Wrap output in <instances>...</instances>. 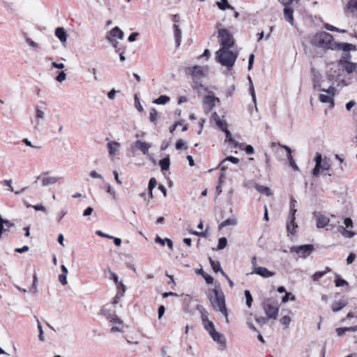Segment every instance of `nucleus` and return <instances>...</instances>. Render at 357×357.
I'll return each mask as SVG.
<instances>
[{
  "label": "nucleus",
  "mask_w": 357,
  "mask_h": 357,
  "mask_svg": "<svg viewBox=\"0 0 357 357\" xmlns=\"http://www.w3.org/2000/svg\"><path fill=\"white\" fill-rule=\"evenodd\" d=\"M219 102V99L213 96H207L204 100V107L210 111L215 105V102Z\"/></svg>",
  "instance_id": "nucleus-20"
},
{
  "label": "nucleus",
  "mask_w": 357,
  "mask_h": 357,
  "mask_svg": "<svg viewBox=\"0 0 357 357\" xmlns=\"http://www.w3.org/2000/svg\"><path fill=\"white\" fill-rule=\"evenodd\" d=\"M211 336L214 341L218 342L220 344H225L226 342L225 336L222 334L217 332L216 331L214 333H213L211 335Z\"/></svg>",
  "instance_id": "nucleus-31"
},
{
  "label": "nucleus",
  "mask_w": 357,
  "mask_h": 357,
  "mask_svg": "<svg viewBox=\"0 0 357 357\" xmlns=\"http://www.w3.org/2000/svg\"><path fill=\"white\" fill-rule=\"evenodd\" d=\"M342 70L339 62L330 63L326 66V77L330 83V86H345L349 84V82L342 77Z\"/></svg>",
  "instance_id": "nucleus-2"
},
{
  "label": "nucleus",
  "mask_w": 357,
  "mask_h": 357,
  "mask_svg": "<svg viewBox=\"0 0 357 357\" xmlns=\"http://www.w3.org/2000/svg\"><path fill=\"white\" fill-rule=\"evenodd\" d=\"M264 309L266 315L271 319H275L278 314L279 307L275 303L268 301L264 303Z\"/></svg>",
  "instance_id": "nucleus-14"
},
{
  "label": "nucleus",
  "mask_w": 357,
  "mask_h": 357,
  "mask_svg": "<svg viewBox=\"0 0 357 357\" xmlns=\"http://www.w3.org/2000/svg\"><path fill=\"white\" fill-rule=\"evenodd\" d=\"M236 225V220L234 218H231V219H227L225 221H223L220 225V228L222 229L223 227H225L227 226H234V225Z\"/></svg>",
  "instance_id": "nucleus-40"
},
{
  "label": "nucleus",
  "mask_w": 357,
  "mask_h": 357,
  "mask_svg": "<svg viewBox=\"0 0 357 357\" xmlns=\"http://www.w3.org/2000/svg\"><path fill=\"white\" fill-rule=\"evenodd\" d=\"M314 161L316 162V165L312 171V174L314 176H318L320 171L324 172L330 170L331 166V161L330 158L327 157L322 158L321 155L317 152L316 153Z\"/></svg>",
  "instance_id": "nucleus-6"
},
{
  "label": "nucleus",
  "mask_w": 357,
  "mask_h": 357,
  "mask_svg": "<svg viewBox=\"0 0 357 357\" xmlns=\"http://www.w3.org/2000/svg\"><path fill=\"white\" fill-rule=\"evenodd\" d=\"M296 205V201L294 199L291 200V204H290V215H292L293 216L295 215L296 213V209L295 208Z\"/></svg>",
  "instance_id": "nucleus-59"
},
{
  "label": "nucleus",
  "mask_w": 357,
  "mask_h": 357,
  "mask_svg": "<svg viewBox=\"0 0 357 357\" xmlns=\"http://www.w3.org/2000/svg\"><path fill=\"white\" fill-rule=\"evenodd\" d=\"M209 261H210V264L215 272L220 271L222 273V271H223L222 270L220 264L218 261H215L211 258L209 259Z\"/></svg>",
  "instance_id": "nucleus-41"
},
{
  "label": "nucleus",
  "mask_w": 357,
  "mask_h": 357,
  "mask_svg": "<svg viewBox=\"0 0 357 357\" xmlns=\"http://www.w3.org/2000/svg\"><path fill=\"white\" fill-rule=\"evenodd\" d=\"M326 271H319L316 272L313 275L312 278L314 281H318L321 278L326 275Z\"/></svg>",
  "instance_id": "nucleus-56"
},
{
  "label": "nucleus",
  "mask_w": 357,
  "mask_h": 357,
  "mask_svg": "<svg viewBox=\"0 0 357 357\" xmlns=\"http://www.w3.org/2000/svg\"><path fill=\"white\" fill-rule=\"evenodd\" d=\"M347 8L351 13L357 14V0H350Z\"/></svg>",
  "instance_id": "nucleus-39"
},
{
  "label": "nucleus",
  "mask_w": 357,
  "mask_h": 357,
  "mask_svg": "<svg viewBox=\"0 0 357 357\" xmlns=\"http://www.w3.org/2000/svg\"><path fill=\"white\" fill-rule=\"evenodd\" d=\"M58 279H59V282L62 284V285H66L67 284V275L66 274H60L58 277Z\"/></svg>",
  "instance_id": "nucleus-60"
},
{
  "label": "nucleus",
  "mask_w": 357,
  "mask_h": 357,
  "mask_svg": "<svg viewBox=\"0 0 357 357\" xmlns=\"http://www.w3.org/2000/svg\"><path fill=\"white\" fill-rule=\"evenodd\" d=\"M66 79V74L63 71L59 72L58 75L56 77V80L59 83L65 81Z\"/></svg>",
  "instance_id": "nucleus-53"
},
{
  "label": "nucleus",
  "mask_w": 357,
  "mask_h": 357,
  "mask_svg": "<svg viewBox=\"0 0 357 357\" xmlns=\"http://www.w3.org/2000/svg\"><path fill=\"white\" fill-rule=\"evenodd\" d=\"M55 36L62 44L67 41L68 34L63 27H58L55 30Z\"/></svg>",
  "instance_id": "nucleus-21"
},
{
  "label": "nucleus",
  "mask_w": 357,
  "mask_h": 357,
  "mask_svg": "<svg viewBox=\"0 0 357 357\" xmlns=\"http://www.w3.org/2000/svg\"><path fill=\"white\" fill-rule=\"evenodd\" d=\"M151 144L142 140H136L131 145L132 151L137 149L140 151L144 155H149V150L151 148Z\"/></svg>",
  "instance_id": "nucleus-15"
},
{
  "label": "nucleus",
  "mask_w": 357,
  "mask_h": 357,
  "mask_svg": "<svg viewBox=\"0 0 357 357\" xmlns=\"http://www.w3.org/2000/svg\"><path fill=\"white\" fill-rule=\"evenodd\" d=\"M350 54L347 52H344L342 58L338 61L342 70H345L348 74L354 73L357 69V63L350 61Z\"/></svg>",
  "instance_id": "nucleus-8"
},
{
  "label": "nucleus",
  "mask_w": 357,
  "mask_h": 357,
  "mask_svg": "<svg viewBox=\"0 0 357 357\" xmlns=\"http://www.w3.org/2000/svg\"><path fill=\"white\" fill-rule=\"evenodd\" d=\"M251 274H256L264 278H271L275 275L274 272H272L268 268L262 266L255 268L254 271H252Z\"/></svg>",
  "instance_id": "nucleus-18"
},
{
  "label": "nucleus",
  "mask_w": 357,
  "mask_h": 357,
  "mask_svg": "<svg viewBox=\"0 0 357 357\" xmlns=\"http://www.w3.org/2000/svg\"><path fill=\"white\" fill-rule=\"evenodd\" d=\"M221 26L220 22L215 24L220 48H231L234 44L233 36L228 29H223Z\"/></svg>",
  "instance_id": "nucleus-5"
},
{
  "label": "nucleus",
  "mask_w": 357,
  "mask_h": 357,
  "mask_svg": "<svg viewBox=\"0 0 357 357\" xmlns=\"http://www.w3.org/2000/svg\"><path fill=\"white\" fill-rule=\"evenodd\" d=\"M116 287L117 289V294L119 295V298L123 297L126 290V287L123 282L121 281L119 283L116 284Z\"/></svg>",
  "instance_id": "nucleus-36"
},
{
  "label": "nucleus",
  "mask_w": 357,
  "mask_h": 357,
  "mask_svg": "<svg viewBox=\"0 0 357 357\" xmlns=\"http://www.w3.org/2000/svg\"><path fill=\"white\" fill-rule=\"evenodd\" d=\"M202 276L204 277V278L205 279L206 282L208 284H212L213 283V278L211 275H208L207 273H202Z\"/></svg>",
  "instance_id": "nucleus-63"
},
{
  "label": "nucleus",
  "mask_w": 357,
  "mask_h": 357,
  "mask_svg": "<svg viewBox=\"0 0 357 357\" xmlns=\"http://www.w3.org/2000/svg\"><path fill=\"white\" fill-rule=\"evenodd\" d=\"M278 145L280 146L281 147H282L286 151L287 158L288 160L294 158L292 156V154H291V150L289 146H288L287 145L280 144V143H278Z\"/></svg>",
  "instance_id": "nucleus-49"
},
{
  "label": "nucleus",
  "mask_w": 357,
  "mask_h": 357,
  "mask_svg": "<svg viewBox=\"0 0 357 357\" xmlns=\"http://www.w3.org/2000/svg\"><path fill=\"white\" fill-rule=\"evenodd\" d=\"M347 305V302L344 300L335 301L332 303V310L334 312H337Z\"/></svg>",
  "instance_id": "nucleus-28"
},
{
  "label": "nucleus",
  "mask_w": 357,
  "mask_h": 357,
  "mask_svg": "<svg viewBox=\"0 0 357 357\" xmlns=\"http://www.w3.org/2000/svg\"><path fill=\"white\" fill-rule=\"evenodd\" d=\"M313 249L312 245H295L290 248V251L296 252L299 257L305 258L311 254Z\"/></svg>",
  "instance_id": "nucleus-11"
},
{
  "label": "nucleus",
  "mask_w": 357,
  "mask_h": 357,
  "mask_svg": "<svg viewBox=\"0 0 357 357\" xmlns=\"http://www.w3.org/2000/svg\"><path fill=\"white\" fill-rule=\"evenodd\" d=\"M296 227L297 225L295 222V217L292 215H289V220L287 224V231L291 234H294Z\"/></svg>",
  "instance_id": "nucleus-26"
},
{
  "label": "nucleus",
  "mask_w": 357,
  "mask_h": 357,
  "mask_svg": "<svg viewBox=\"0 0 357 357\" xmlns=\"http://www.w3.org/2000/svg\"><path fill=\"white\" fill-rule=\"evenodd\" d=\"M245 296L246 299V305L248 307H250L252 302V297L250 292L248 290L245 291Z\"/></svg>",
  "instance_id": "nucleus-46"
},
{
  "label": "nucleus",
  "mask_w": 357,
  "mask_h": 357,
  "mask_svg": "<svg viewBox=\"0 0 357 357\" xmlns=\"http://www.w3.org/2000/svg\"><path fill=\"white\" fill-rule=\"evenodd\" d=\"M175 146L177 150H180L181 149H186L188 148V146L185 144V142L183 139L177 140Z\"/></svg>",
  "instance_id": "nucleus-50"
},
{
  "label": "nucleus",
  "mask_w": 357,
  "mask_h": 357,
  "mask_svg": "<svg viewBox=\"0 0 357 357\" xmlns=\"http://www.w3.org/2000/svg\"><path fill=\"white\" fill-rule=\"evenodd\" d=\"M254 188L259 193L264 194L267 197H268L271 195V191L270 188L266 186H264V185L257 183L254 185Z\"/></svg>",
  "instance_id": "nucleus-29"
},
{
  "label": "nucleus",
  "mask_w": 357,
  "mask_h": 357,
  "mask_svg": "<svg viewBox=\"0 0 357 357\" xmlns=\"http://www.w3.org/2000/svg\"><path fill=\"white\" fill-rule=\"evenodd\" d=\"M108 143L107 144V148L108 150V154L110 158H113L117 154H119L121 145L119 142L116 141H109V139H107Z\"/></svg>",
  "instance_id": "nucleus-17"
},
{
  "label": "nucleus",
  "mask_w": 357,
  "mask_h": 357,
  "mask_svg": "<svg viewBox=\"0 0 357 357\" xmlns=\"http://www.w3.org/2000/svg\"><path fill=\"white\" fill-rule=\"evenodd\" d=\"M14 225L3 218L0 219V238H2V234L9 230L10 227H13Z\"/></svg>",
  "instance_id": "nucleus-24"
},
{
  "label": "nucleus",
  "mask_w": 357,
  "mask_h": 357,
  "mask_svg": "<svg viewBox=\"0 0 357 357\" xmlns=\"http://www.w3.org/2000/svg\"><path fill=\"white\" fill-rule=\"evenodd\" d=\"M310 43L315 47L322 50H340L344 52H349L355 50V45L350 43H337L333 36L326 32L319 31L316 33L310 40Z\"/></svg>",
  "instance_id": "nucleus-1"
},
{
  "label": "nucleus",
  "mask_w": 357,
  "mask_h": 357,
  "mask_svg": "<svg viewBox=\"0 0 357 357\" xmlns=\"http://www.w3.org/2000/svg\"><path fill=\"white\" fill-rule=\"evenodd\" d=\"M312 82L314 88H321L322 85V77L321 73L315 70H312Z\"/></svg>",
  "instance_id": "nucleus-23"
},
{
  "label": "nucleus",
  "mask_w": 357,
  "mask_h": 357,
  "mask_svg": "<svg viewBox=\"0 0 357 357\" xmlns=\"http://www.w3.org/2000/svg\"><path fill=\"white\" fill-rule=\"evenodd\" d=\"M107 319L111 324V332L120 333L123 330V321L116 315L112 314L107 317Z\"/></svg>",
  "instance_id": "nucleus-12"
},
{
  "label": "nucleus",
  "mask_w": 357,
  "mask_h": 357,
  "mask_svg": "<svg viewBox=\"0 0 357 357\" xmlns=\"http://www.w3.org/2000/svg\"><path fill=\"white\" fill-rule=\"evenodd\" d=\"M213 293V295L209 297V301L213 309L215 311L220 312L225 317L226 322L229 323V315L225 304L224 293L219 286L215 287Z\"/></svg>",
  "instance_id": "nucleus-3"
},
{
  "label": "nucleus",
  "mask_w": 357,
  "mask_h": 357,
  "mask_svg": "<svg viewBox=\"0 0 357 357\" xmlns=\"http://www.w3.org/2000/svg\"><path fill=\"white\" fill-rule=\"evenodd\" d=\"M213 116H215V121L218 128H220L224 132L228 130L227 123L225 121L220 119L215 113L213 114Z\"/></svg>",
  "instance_id": "nucleus-32"
},
{
  "label": "nucleus",
  "mask_w": 357,
  "mask_h": 357,
  "mask_svg": "<svg viewBox=\"0 0 357 357\" xmlns=\"http://www.w3.org/2000/svg\"><path fill=\"white\" fill-rule=\"evenodd\" d=\"M170 100L169 97L162 95L153 101V103L157 105H165Z\"/></svg>",
  "instance_id": "nucleus-37"
},
{
  "label": "nucleus",
  "mask_w": 357,
  "mask_h": 357,
  "mask_svg": "<svg viewBox=\"0 0 357 357\" xmlns=\"http://www.w3.org/2000/svg\"><path fill=\"white\" fill-rule=\"evenodd\" d=\"M280 322L282 324L284 325L286 327H288L291 323V318L289 316H284L280 319Z\"/></svg>",
  "instance_id": "nucleus-54"
},
{
  "label": "nucleus",
  "mask_w": 357,
  "mask_h": 357,
  "mask_svg": "<svg viewBox=\"0 0 357 357\" xmlns=\"http://www.w3.org/2000/svg\"><path fill=\"white\" fill-rule=\"evenodd\" d=\"M109 279L112 280L115 283V284H116L121 282L120 280H119V277L117 276V275L115 273H114L109 270Z\"/></svg>",
  "instance_id": "nucleus-51"
},
{
  "label": "nucleus",
  "mask_w": 357,
  "mask_h": 357,
  "mask_svg": "<svg viewBox=\"0 0 357 357\" xmlns=\"http://www.w3.org/2000/svg\"><path fill=\"white\" fill-rule=\"evenodd\" d=\"M158 119V112L155 108H152L149 113V120L155 123Z\"/></svg>",
  "instance_id": "nucleus-43"
},
{
  "label": "nucleus",
  "mask_w": 357,
  "mask_h": 357,
  "mask_svg": "<svg viewBox=\"0 0 357 357\" xmlns=\"http://www.w3.org/2000/svg\"><path fill=\"white\" fill-rule=\"evenodd\" d=\"M227 245V240L225 237H222L218 241V245L217 247V250H222L226 248Z\"/></svg>",
  "instance_id": "nucleus-44"
},
{
  "label": "nucleus",
  "mask_w": 357,
  "mask_h": 357,
  "mask_svg": "<svg viewBox=\"0 0 357 357\" xmlns=\"http://www.w3.org/2000/svg\"><path fill=\"white\" fill-rule=\"evenodd\" d=\"M222 3L218 2L217 5L220 9L224 10L226 8H230V5L228 3L227 0H221Z\"/></svg>",
  "instance_id": "nucleus-52"
},
{
  "label": "nucleus",
  "mask_w": 357,
  "mask_h": 357,
  "mask_svg": "<svg viewBox=\"0 0 357 357\" xmlns=\"http://www.w3.org/2000/svg\"><path fill=\"white\" fill-rule=\"evenodd\" d=\"M174 35L176 40V45L178 46L180 45V42L181 40V31L179 29L178 24H174Z\"/></svg>",
  "instance_id": "nucleus-30"
},
{
  "label": "nucleus",
  "mask_w": 357,
  "mask_h": 357,
  "mask_svg": "<svg viewBox=\"0 0 357 357\" xmlns=\"http://www.w3.org/2000/svg\"><path fill=\"white\" fill-rule=\"evenodd\" d=\"M225 133L226 135V140L231 144L234 145L236 140L233 139L231 133L229 130L225 131Z\"/></svg>",
  "instance_id": "nucleus-55"
},
{
  "label": "nucleus",
  "mask_w": 357,
  "mask_h": 357,
  "mask_svg": "<svg viewBox=\"0 0 357 357\" xmlns=\"http://www.w3.org/2000/svg\"><path fill=\"white\" fill-rule=\"evenodd\" d=\"M320 91L326 93H321L319 96V100L323 103H328L330 107H334V96L335 93V88L333 86H330L327 89H320Z\"/></svg>",
  "instance_id": "nucleus-9"
},
{
  "label": "nucleus",
  "mask_w": 357,
  "mask_h": 357,
  "mask_svg": "<svg viewBox=\"0 0 357 357\" xmlns=\"http://www.w3.org/2000/svg\"><path fill=\"white\" fill-rule=\"evenodd\" d=\"M155 241L158 243H160L161 245L165 246V245L170 249H173V242L169 238H162L159 236H157L155 238Z\"/></svg>",
  "instance_id": "nucleus-27"
},
{
  "label": "nucleus",
  "mask_w": 357,
  "mask_h": 357,
  "mask_svg": "<svg viewBox=\"0 0 357 357\" xmlns=\"http://www.w3.org/2000/svg\"><path fill=\"white\" fill-rule=\"evenodd\" d=\"M231 48H220L215 52V60L221 65L225 66L227 70H231L234 66L238 54L232 52Z\"/></svg>",
  "instance_id": "nucleus-4"
},
{
  "label": "nucleus",
  "mask_w": 357,
  "mask_h": 357,
  "mask_svg": "<svg viewBox=\"0 0 357 357\" xmlns=\"http://www.w3.org/2000/svg\"><path fill=\"white\" fill-rule=\"evenodd\" d=\"M248 79H249V82H250V94H251L253 102L255 104L256 103V96H255V91L254 86H253V84H252V79H251L250 77H249Z\"/></svg>",
  "instance_id": "nucleus-47"
},
{
  "label": "nucleus",
  "mask_w": 357,
  "mask_h": 357,
  "mask_svg": "<svg viewBox=\"0 0 357 357\" xmlns=\"http://www.w3.org/2000/svg\"><path fill=\"white\" fill-rule=\"evenodd\" d=\"M60 179L58 176H46L42 178L41 182L43 186L45 187L57 183Z\"/></svg>",
  "instance_id": "nucleus-25"
},
{
  "label": "nucleus",
  "mask_w": 357,
  "mask_h": 357,
  "mask_svg": "<svg viewBox=\"0 0 357 357\" xmlns=\"http://www.w3.org/2000/svg\"><path fill=\"white\" fill-rule=\"evenodd\" d=\"M159 165L161 168L162 171H167L169 168L170 165V160L169 157H167L165 158H163L162 160H160Z\"/></svg>",
  "instance_id": "nucleus-34"
},
{
  "label": "nucleus",
  "mask_w": 357,
  "mask_h": 357,
  "mask_svg": "<svg viewBox=\"0 0 357 357\" xmlns=\"http://www.w3.org/2000/svg\"><path fill=\"white\" fill-rule=\"evenodd\" d=\"M123 36V31L119 27L115 26L106 33L105 39L114 48L117 49L119 45L118 40H122Z\"/></svg>",
  "instance_id": "nucleus-7"
},
{
  "label": "nucleus",
  "mask_w": 357,
  "mask_h": 357,
  "mask_svg": "<svg viewBox=\"0 0 357 357\" xmlns=\"http://www.w3.org/2000/svg\"><path fill=\"white\" fill-rule=\"evenodd\" d=\"M289 299H291V301H294L296 298L294 295H291L289 292H286L285 295L282 298V301L283 303H287L289 301Z\"/></svg>",
  "instance_id": "nucleus-57"
},
{
  "label": "nucleus",
  "mask_w": 357,
  "mask_h": 357,
  "mask_svg": "<svg viewBox=\"0 0 357 357\" xmlns=\"http://www.w3.org/2000/svg\"><path fill=\"white\" fill-rule=\"evenodd\" d=\"M22 142L27 146H30L34 149L38 150L40 149V146L38 144H33L30 140L26 138L22 139Z\"/></svg>",
  "instance_id": "nucleus-48"
},
{
  "label": "nucleus",
  "mask_w": 357,
  "mask_h": 357,
  "mask_svg": "<svg viewBox=\"0 0 357 357\" xmlns=\"http://www.w3.org/2000/svg\"><path fill=\"white\" fill-rule=\"evenodd\" d=\"M89 176L93 178H102V176L101 174H100L99 173H98L95 170H92L89 173Z\"/></svg>",
  "instance_id": "nucleus-64"
},
{
  "label": "nucleus",
  "mask_w": 357,
  "mask_h": 357,
  "mask_svg": "<svg viewBox=\"0 0 357 357\" xmlns=\"http://www.w3.org/2000/svg\"><path fill=\"white\" fill-rule=\"evenodd\" d=\"M189 70L193 79H199L207 75L208 68V66H195Z\"/></svg>",
  "instance_id": "nucleus-13"
},
{
  "label": "nucleus",
  "mask_w": 357,
  "mask_h": 357,
  "mask_svg": "<svg viewBox=\"0 0 357 357\" xmlns=\"http://www.w3.org/2000/svg\"><path fill=\"white\" fill-rule=\"evenodd\" d=\"M228 161L231 162L234 164H237L239 160H238V158H237L236 157H233V156L227 157L220 164V166L221 167L222 170H223V171L225 170V169L227 168V167L225 166V163Z\"/></svg>",
  "instance_id": "nucleus-33"
},
{
  "label": "nucleus",
  "mask_w": 357,
  "mask_h": 357,
  "mask_svg": "<svg viewBox=\"0 0 357 357\" xmlns=\"http://www.w3.org/2000/svg\"><path fill=\"white\" fill-rule=\"evenodd\" d=\"M88 72L91 73V75H93L94 82H97L99 81L98 73V70L96 68L93 67V68H89L88 70Z\"/></svg>",
  "instance_id": "nucleus-45"
},
{
  "label": "nucleus",
  "mask_w": 357,
  "mask_h": 357,
  "mask_svg": "<svg viewBox=\"0 0 357 357\" xmlns=\"http://www.w3.org/2000/svg\"><path fill=\"white\" fill-rule=\"evenodd\" d=\"M135 105L136 109L139 112H143L144 111L143 107L141 105L140 102H139V99L138 98L137 95L135 96Z\"/></svg>",
  "instance_id": "nucleus-58"
},
{
  "label": "nucleus",
  "mask_w": 357,
  "mask_h": 357,
  "mask_svg": "<svg viewBox=\"0 0 357 357\" xmlns=\"http://www.w3.org/2000/svg\"><path fill=\"white\" fill-rule=\"evenodd\" d=\"M35 110L36 115L34 119L31 120V124L35 130H40L43 127L45 114L38 107H36Z\"/></svg>",
  "instance_id": "nucleus-10"
},
{
  "label": "nucleus",
  "mask_w": 357,
  "mask_h": 357,
  "mask_svg": "<svg viewBox=\"0 0 357 357\" xmlns=\"http://www.w3.org/2000/svg\"><path fill=\"white\" fill-rule=\"evenodd\" d=\"M317 220V227L318 228H324L326 227L329 222V218L319 213H314Z\"/></svg>",
  "instance_id": "nucleus-19"
},
{
  "label": "nucleus",
  "mask_w": 357,
  "mask_h": 357,
  "mask_svg": "<svg viewBox=\"0 0 357 357\" xmlns=\"http://www.w3.org/2000/svg\"><path fill=\"white\" fill-rule=\"evenodd\" d=\"M157 185V181L155 178H151L149 183L148 190H153Z\"/></svg>",
  "instance_id": "nucleus-62"
},
{
  "label": "nucleus",
  "mask_w": 357,
  "mask_h": 357,
  "mask_svg": "<svg viewBox=\"0 0 357 357\" xmlns=\"http://www.w3.org/2000/svg\"><path fill=\"white\" fill-rule=\"evenodd\" d=\"M204 326L205 329L208 331V333L210 334V335L215 331L214 325L212 321L206 322Z\"/></svg>",
  "instance_id": "nucleus-42"
},
{
  "label": "nucleus",
  "mask_w": 357,
  "mask_h": 357,
  "mask_svg": "<svg viewBox=\"0 0 357 357\" xmlns=\"http://www.w3.org/2000/svg\"><path fill=\"white\" fill-rule=\"evenodd\" d=\"M279 1L284 6V7H296L299 0H279Z\"/></svg>",
  "instance_id": "nucleus-35"
},
{
  "label": "nucleus",
  "mask_w": 357,
  "mask_h": 357,
  "mask_svg": "<svg viewBox=\"0 0 357 357\" xmlns=\"http://www.w3.org/2000/svg\"><path fill=\"white\" fill-rule=\"evenodd\" d=\"M344 225L345 227H342V235L345 238H352L356 234L355 232L351 231L353 228V221L351 218H347L344 220Z\"/></svg>",
  "instance_id": "nucleus-16"
},
{
  "label": "nucleus",
  "mask_w": 357,
  "mask_h": 357,
  "mask_svg": "<svg viewBox=\"0 0 357 357\" xmlns=\"http://www.w3.org/2000/svg\"><path fill=\"white\" fill-rule=\"evenodd\" d=\"M38 331H39V335H38V338L40 341L43 342L45 340V337L43 336V328H42V325L38 321Z\"/></svg>",
  "instance_id": "nucleus-61"
},
{
  "label": "nucleus",
  "mask_w": 357,
  "mask_h": 357,
  "mask_svg": "<svg viewBox=\"0 0 357 357\" xmlns=\"http://www.w3.org/2000/svg\"><path fill=\"white\" fill-rule=\"evenodd\" d=\"M295 7H284V16L287 22L291 25H294V9Z\"/></svg>",
  "instance_id": "nucleus-22"
},
{
  "label": "nucleus",
  "mask_w": 357,
  "mask_h": 357,
  "mask_svg": "<svg viewBox=\"0 0 357 357\" xmlns=\"http://www.w3.org/2000/svg\"><path fill=\"white\" fill-rule=\"evenodd\" d=\"M335 283V286L338 287L349 286V283L345 280L341 278L340 275H336Z\"/></svg>",
  "instance_id": "nucleus-38"
}]
</instances>
